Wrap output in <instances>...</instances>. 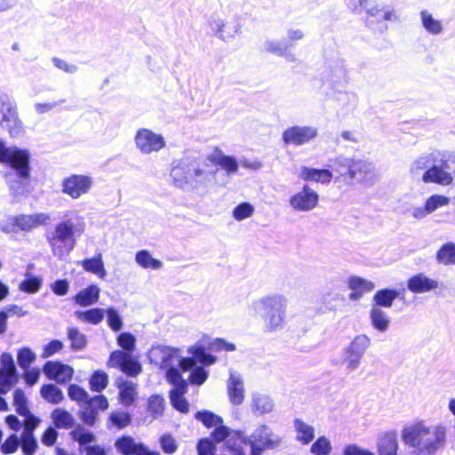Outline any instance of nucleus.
Returning <instances> with one entry per match:
<instances>
[{
  "instance_id": "f257e3e1",
  "label": "nucleus",
  "mask_w": 455,
  "mask_h": 455,
  "mask_svg": "<svg viewBox=\"0 0 455 455\" xmlns=\"http://www.w3.org/2000/svg\"><path fill=\"white\" fill-rule=\"evenodd\" d=\"M85 228L84 218L77 211H66L62 220L46 235L52 254L60 259L69 254L75 248L76 239L84 233Z\"/></svg>"
},
{
  "instance_id": "f03ea898",
  "label": "nucleus",
  "mask_w": 455,
  "mask_h": 455,
  "mask_svg": "<svg viewBox=\"0 0 455 455\" xmlns=\"http://www.w3.org/2000/svg\"><path fill=\"white\" fill-rule=\"evenodd\" d=\"M402 440L414 449L415 455H434L445 445L446 428L443 425L427 426L423 420L403 427Z\"/></svg>"
},
{
  "instance_id": "7ed1b4c3",
  "label": "nucleus",
  "mask_w": 455,
  "mask_h": 455,
  "mask_svg": "<svg viewBox=\"0 0 455 455\" xmlns=\"http://www.w3.org/2000/svg\"><path fill=\"white\" fill-rule=\"evenodd\" d=\"M30 153L16 146L8 147L0 140V163L9 164L12 171L5 174L10 190L16 196L28 193Z\"/></svg>"
},
{
  "instance_id": "20e7f679",
  "label": "nucleus",
  "mask_w": 455,
  "mask_h": 455,
  "mask_svg": "<svg viewBox=\"0 0 455 455\" xmlns=\"http://www.w3.org/2000/svg\"><path fill=\"white\" fill-rule=\"evenodd\" d=\"M68 395L72 401L83 406L79 413L80 419L85 425L91 427L96 423L99 411H106L109 406L108 400L104 395L90 397L87 391L76 384L69 385Z\"/></svg>"
},
{
  "instance_id": "39448f33",
  "label": "nucleus",
  "mask_w": 455,
  "mask_h": 455,
  "mask_svg": "<svg viewBox=\"0 0 455 455\" xmlns=\"http://www.w3.org/2000/svg\"><path fill=\"white\" fill-rule=\"evenodd\" d=\"M94 184L91 175L72 174L62 180L61 191L72 199H78L88 194Z\"/></svg>"
},
{
  "instance_id": "423d86ee",
  "label": "nucleus",
  "mask_w": 455,
  "mask_h": 455,
  "mask_svg": "<svg viewBox=\"0 0 455 455\" xmlns=\"http://www.w3.org/2000/svg\"><path fill=\"white\" fill-rule=\"evenodd\" d=\"M136 148L143 155L157 153L165 147L164 138L150 129H139L134 137Z\"/></svg>"
},
{
  "instance_id": "0eeeda50",
  "label": "nucleus",
  "mask_w": 455,
  "mask_h": 455,
  "mask_svg": "<svg viewBox=\"0 0 455 455\" xmlns=\"http://www.w3.org/2000/svg\"><path fill=\"white\" fill-rule=\"evenodd\" d=\"M318 204V193L308 185H303L289 199L290 207L297 212H311L317 207Z\"/></svg>"
},
{
  "instance_id": "6e6552de",
  "label": "nucleus",
  "mask_w": 455,
  "mask_h": 455,
  "mask_svg": "<svg viewBox=\"0 0 455 455\" xmlns=\"http://www.w3.org/2000/svg\"><path fill=\"white\" fill-rule=\"evenodd\" d=\"M318 129L312 125H293L283 131L282 140L285 145L300 147L314 140Z\"/></svg>"
},
{
  "instance_id": "1a4fd4ad",
  "label": "nucleus",
  "mask_w": 455,
  "mask_h": 455,
  "mask_svg": "<svg viewBox=\"0 0 455 455\" xmlns=\"http://www.w3.org/2000/svg\"><path fill=\"white\" fill-rule=\"evenodd\" d=\"M107 365L109 368H117L131 377H136L141 372L140 363L132 355L123 350L113 351Z\"/></svg>"
},
{
  "instance_id": "9d476101",
  "label": "nucleus",
  "mask_w": 455,
  "mask_h": 455,
  "mask_svg": "<svg viewBox=\"0 0 455 455\" xmlns=\"http://www.w3.org/2000/svg\"><path fill=\"white\" fill-rule=\"evenodd\" d=\"M190 172L193 176V181L201 184L210 182L219 171L212 163L207 159V156L202 158H196L189 156Z\"/></svg>"
},
{
  "instance_id": "9b49d317",
  "label": "nucleus",
  "mask_w": 455,
  "mask_h": 455,
  "mask_svg": "<svg viewBox=\"0 0 455 455\" xmlns=\"http://www.w3.org/2000/svg\"><path fill=\"white\" fill-rule=\"evenodd\" d=\"M212 34L223 42L233 40L241 31V26L234 20H226L221 17H212L209 20Z\"/></svg>"
},
{
  "instance_id": "f8f14e48",
  "label": "nucleus",
  "mask_w": 455,
  "mask_h": 455,
  "mask_svg": "<svg viewBox=\"0 0 455 455\" xmlns=\"http://www.w3.org/2000/svg\"><path fill=\"white\" fill-rule=\"evenodd\" d=\"M45 376L59 384H65L71 380L74 370L71 366L59 361H47L43 366Z\"/></svg>"
},
{
  "instance_id": "ddd939ff",
  "label": "nucleus",
  "mask_w": 455,
  "mask_h": 455,
  "mask_svg": "<svg viewBox=\"0 0 455 455\" xmlns=\"http://www.w3.org/2000/svg\"><path fill=\"white\" fill-rule=\"evenodd\" d=\"M288 299L283 294L271 293L253 302L256 311L283 312L287 308Z\"/></svg>"
},
{
  "instance_id": "4468645a",
  "label": "nucleus",
  "mask_w": 455,
  "mask_h": 455,
  "mask_svg": "<svg viewBox=\"0 0 455 455\" xmlns=\"http://www.w3.org/2000/svg\"><path fill=\"white\" fill-rule=\"evenodd\" d=\"M16 367L10 354L1 355L0 366V394H6L16 382Z\"/></svg>"
},
{
  "instance_id": "2eb2a0df",
  "label": "nucleus",
  "mask_w": 455,
  "mask_h": 455,
  "mask_svg": "<svg viewBox=\"0 0 455 455\" xmlns=\"http://www.w3.org/2000/svg\"><path fill=\"white\" fill-rule=\"evenodd\" d=\"M0 124L8 130L9 134L12 138L20 136L23 133L21 121L18 117L15 108L10 105H3L0 111Z\"/></svg>"
},
{
  "instance_id": "dca6fc26",
  "label": "nucleus",
  "mask_w": 455,
  "mask_h": 455,
  "mask_svg": "<svg viewBox=\"0 0 455 455\" xmlns=\"http://www.w3.org/2000/svg\"><path fill=\"white\" fill-rule=\"evenodd\" d=\"M441 154L437 151L423 154L416 157L410 165L411 176L417 180L423 181V176L434 164Z\"/></svg>"
},
{
  "instance_id": "f3484780",
  "label": "nucleus",
  "mask_w": 455,
  "mask_h": 455,
  "mask_svg": "<svg viewBox=\"0 0 455 455\" xmlns=\"http://www.w3.org/2000/svg\"><path fill=\"white\" fill-rule=\"evenodd\" d=\"M346 283L350 291L348 299L352 301L359 300L365 293L375 288V284L371 281L357 275L349 276Z\"/></svg>"
},
{
  "instance_id": "a211bd4d",
  "label": "nucleus",
  "mask_w": 455,
  "mask_h": 455,
  "mask_svg": "<svg viewBox=\"0 0 455 455\" xmlns=\"http://www.w3.org/2000/svg\"><path fill=\"white\" fill-rule=\"evenodd\" d=\"M207 159L216 167L220 166L224 170L228 176L236 173L239 168L238 162L234 156L225 155L218 148H215L212 153L207 155Z\"/></svg>"
},
{
  "instance_id": "6ab92c4d",
  "label": "nucleus",
  "mask_w": 455,
  "mask_h": 455,
  "mask_svg": "<svg viewBox=\"0 0 455 455\" xmlns=\"http://www.w3.org/2000/svg\"><path fill=\"white\" fill-rule=\"evenodd\" d=\"M171 178L176 187L183 188L185 185L193 182V176L190 172L189 156L180 160L171 171Z\"/></svg>"
},
{
  "instance_id": "aec40b11",
  "label": "nucleus",
  "mask_w": 455,
  "mask_h": 455,
  "mask_svg": "<svg viewBox=\"0 0 455 455\" xmlns=\"http://www.w3.org/2000/svg\"><path fill=\"white\" fill-rule=\"evenodd\" d=\"M51 220V216L45 212L35 214H20L17 216L18 230L29 232L38 228L45 226Z\"/></svg>"
},
{
  "instance_id": "412c9836",
  "label": "nucleus",
  "mask_w": 455,
  "mask_h": 455,
  "mask_svg": "<svg viewBox=\"0 0 455 455\" xmlns=\"http://www.w3.org/2000/svg\"><path fill=\"white\" fill-rule=\"evenodd\" d=\"M407 287L413 293H426L436 290L439 282L419 273L408 279Z\"/></svg>"
},
{
  "instance_id": "4be33fe9",
  "label": "nucleus",
  "mask_w": 455,
  "mask_h": 455,
  "mask_svg": "<svg viewBox=\"0 0 455 455\" xmlns=\"http://www.w3.org/2000/svg\"><path fill=\"white\" fill-rule=\"evenodd\" d=\"M116 386L119 390V403L124 407L132 406L137 398L136 385L132 381L118 379L116 380Z\"/></svg>"
},
{
  "instance_id": "5701e85b",
  "label": "nucleus",
  "mask_w": 455,
  "mask_h": 455,
  "mask_svg": "<svg viewBox=\"0 0 455 455\" xmlns=\"http://www.w3.org/2000/svg\"><path fill=\"white\" fill-rule=\"evenodd\" d=\"M299 177L305 181L329 184L332 179V172L327 169H315L307 166H301L299 170Z\"/></svg>"
},
{
  "instance_id": "b1692460",
  "label": "nucleus",
  "mask_w": 455,
  "mask_h": 455,
  "mask_svg": "<svg viewBox=\"0 0 455 455\" xmlns=\"http://www.w3.org/2000/svg\"><path fill=\"white\" fill-rule=\"evenodd\" d=\"M144 446L143 443H136L131 435H122L115 442L116 451L122 455H139Z\"/></svg>"
},
{
  "instance_id": "393cba45",
  "label": "nucleus",
  "mask_w": 455,
  "mask_h": 455,
  "mask_svg": "<svg viewBox=\"0 0 455 455\" xmlns=\"http://www.w3.org/2000/svg\"><path fill=\"white\" fill-rule=\"evenodd\" d=\"M398 443L394 432H386L378 439V455H397Z\"/></svg>"
},
{
  "instance_id": "a878e982",
  "label": "nucleus",
  "mask_w": 455,
  "mask_h": 455,
  "mask_svg": "<svg viewBox=\"0 0 455 455\" xmlns=\"http://www.w3.org/2000/svg\"><path fill=\"white\" fill-rule=\"evenodd\" d=\"M419 18L422 28L428 34L432 36H439L443 32L444 28L443 22L435 18L429 11H420Z\"/></svg>"
},
{
  "instance_id": "bb28decb",
  "label": "nucleus",
  "mask_w": 455,
  "mask_h": 455,
  "mask_svg": "<svg viewBox=\"0 0 455 455\" xmlns=\"http://www.w3.org/2000/svg\"><path fill=\"white\" fill-rule=\"evenodd\" d=\"M228 393L231 403L239 405L244 399V388L243 381L236 377L231 376L228 381Z\"/></svg>"
},
{
  "instance_id": "cd10ccee",
  "label": "nucleus",
  "mask_w": 455,
  "mask_h": 455,
  "mask_svg": "<svg viewBox=\"0 0 455 455\" xmlns=\"http://www.w3.org/2000/svg\"><path fill=\"white\" fill-rule=\"evenodd\" d=\"M435 260L443 266H455V242L443 243L435 253Z\"/></svg>"
},
{
  "instance_id": "c85d7f7f",
  "label": "nucleus",
  "mask_w": 455,
  "mask_h": 455,
  "mask_svg": "<svg viewBox=\"0 0 455 455\" xmlns=\"http://www.w3.org/2000/svg\"><path fill=\"white\" fill-rule=\"evenodd\" d=\"M134 259L137 265L144 269L159 270L164 266V263L160 259H155L148 250L137 251Z\"/></svg>"
},
{
  "instance_id": "c756f323",
  "label": "nucleus",
  "mask_w": 455,
  "mask_h": 455,
  "mask_svg": "<svg viewBox=\"0 0 455 455\" xmlns=\"http://www.w3.org/2000/svg\"><path fill=\"white\" fill-rule=\"evenodd\" d=\"M188 389H184V384L181 385L180 390L171 389L169 392V398L172 407L180 413H188L189 411V403L184 397Z\"/></svg>"
},
{
  "instance_id": "7c9ffc66",
  "label": "nucleus",
  "mask_w": 455,
  "mask_h": 455,
  "mask_svg": "<svg viewBox=\"0 0 455 455\" xmlns=\"http://www.w3.org/2000/svg\"><path fill=\"white\" fill-rule=\"evenodd\" d=\"M52 419L57 428L69 429L75 426L74 417L62 408H57L52 411Z\"/></svg>"
},
{
  "instance_id": "2f4dec72",
  "label": "nucleus",
  "mask_w": 455,
  "mask_h": 455,
  "mask_svg": "<svg viewBox=\"0 0 455 455\" xmlns=\"http://www.w3.org/2000/svg\"><path fill=\"white\" fill-rule=\"evenodd\" d=\"M294 427L297 433L296 438L302 444H308L314 440L315 430L312 426L307 425L300 419H296L294 420Z\"/></svg>"
},
{
  "instance_id": "473e14b6",
  "label": "nucleus",
  "mask_w": 455,
  "mask_h": 455,
  "mask_svg": "<svg viewBox=\"0 0 455 455\" xmlns=\"http://www.w3.org/2000/svg\"><path fill=\"white\" fill-rule=\"evenodd\" d=\"M400 295V291L392 289H382L373 296V302L376 306L390 307L394 300Z\"/></svg>"
},
{
  "instance_id": "72a5a7b5",
  "label": "nucleus",
  "mask_w": 455,
  "mask_h": 455,
  "mask_svg": "<svg viewBox=\"0 0 455 455\" xmlns=\"http://www.w3.org/2000/svg\"><path fill=\"white\" fill-rule=\"evenodd\" d=\"M81 264L86 271L96 275L101 279L107 275L100 253L92 259H84Z\"/></svg>"
},
{
  "instance_id": "f704fd0d",
  "label": "nucleus",
  "mask_w": 455,
  "mask_h": 455,
  "mask_svg": "<svg viewBox=\"0 0 455 455\" xmlns=\"http://www.w3.org/2000/svg\"><path fill=\"white\" fill-rule=\"evenodd\" d=\"M165 408L164 398L162 395H152L148 398L147 411L153 419H157L164 414Z\"/></svg>"
},
{
  "instance_id": "c9c22d12",
  "label": "nucleus",
  "mask_w": 455,
  "mask_h": 455,
  "mask_svg": "<svg viewBox=\"0 0 455 455\" xmlns=\"http://www.w3.org/2000/svg\"><path fill=\"white\" fill-rule=\"evenodd\" d=\"M40 393L45 401L52 404L60 403L64 399L61 389L54 384L43 385Z\"/></svg>"
},
{
  "instance_id": "e433bc0d",
  "label": "nucleus",
  "mask_w": 455,
  "mask_h": 455,
  "mask_svg": "<svg viewBox=\"0 0 455 455\" xmlns=\"http://www.w3.org/2000/svg\"><path fill=\"white\" fill-rule=\"evenodd\" d=\"M132 422L131 414L123 411H113L108 418V426L123 429Z\"/></svg>"
},
{
  "instance_id": "4c0bfd02",
  "label": "nucleus",
  "mask_w": 455,
  "mask_h": 455,
  "mask_svg": "<svg viewBox=\"0 0 455 455\" xmlns=\"http://www.w3.org/2000/svg\"><path fill=\"white\" fill-rule=\"evenodd\" d=\"M195 419L202 422V424L207 427L212 428L216 427L218 424L223 423V419L208 410L198 411L195 413Z\"/></svg>"
},
{
  "instance_id": "58836bf2",
  "label": "nucleus",
  "mask_w": 455,
  "mask_h": 455,
  "mask_svg": "<svg viewBox=\"0 0 455 455\" xmlns=\"http://www.w3.org/2000/svg\"><path fill=\"white\" fill-rule=\"evenodd\" d=\"M108 384V374L101 370L95 371L90 377L89 386L93 392L100 393Z\"/></svg>"
},
{
  "instance_id": "ea45409f",
  "label": "nucleus",
  "mask_w": 455,
  "mask_h": 455,
  "mask_svg": "<svg viewBox=\"0 0 455 455\" xmlns=\"http://www.w3.org/2000/svg\"><path fill=\"white\" fill-rule=\"evenodd\" d=\"M158 352L160 354V368L163 370H166L169 367H173L172 363L174 359L178 356L179 349L164 347L158 348Z\"/></svg>"
},
{
  "instance_id": "a19ab883",
  "label": "nucleus",
  "mask_w": 455,
  "mask_h": 455,
  "mask_svg": "<svg viewBox=\"0 0 455 455\" xmlns=\"http://www.w3.org/2000/svg\"><path fill=\"white\" fill-rule=\"evenodd\" d=\"M69 435L72 440L79 443L80 447L95 441V435L92 432L85 430L81 426H78L76 428L70 431Z\"/></svg>"
},
{
  "instance_id": "79ce46f5",
  "label": "nucleus",
  "mask_w": 455,
  "mask_h": 455,
  "mask_svg": "<svg viewBox=\"0 0 455 455\" xmlns=\"http://www.w3.org/2000/svg\"><path fill=\"white\" fill-rule=\"evenodd\" d=\"M450 201L451 199L445 196L438 194L430 196L425 202V206L428 215L442 207L447 206L450 204Z\"/></svg>"
},
{
  "instance_id": "37998d69",
  "label": "nucleus",
  "mask_w": 455,
  "mask_h": 455,
  "mask_svg": "<svg viewBox=\"0 0 455 455\" xmlns=\"http://www.w3.org/2000/svg\"><path fill=\"white\" fill-rule=\"evenodd\" d=\"M373 171V164L371 162L352 158L349 178L354 179L357 174H368Z\"/></svg>"
},
{
  "instance_id": "c03bdc74",
  "label": "nucleus",
  "mask_w": 455,
  "mask_h": 455,
  "mask_svg": "<svg viewBox=\"0 0 455 455\" xmlns=\"http://www.w3.org/2000/svg\"><path fill=\"white\" fill-rule=\"evenodd\" d=\"M255 212L254 206L247 202L241 203L236 205L232 211V217L237 220L242 221L251 218Z\"/></svg>"
},
{
  "instance_id": "a18cd8bd",
  "label": "nucleus",
  "mask_w": 455,
  "mask_h": 455,
  "mask_svg": "<svg viewBox=\"0 0 455 455\" xmlns=\"http://www.w3.org/2000/svg\"><path fill=\"white\" fill-rule=\"evenodd\" d=\"M43 284V278L40 276L28 275L19 284V289L26 293L37 292Z\"/></svg>"
},
{
  "instance_id": "49530a36",
  "label": "nucleus",
  "mask_w": 455,
  "mask_h": 455,
  "mask_svg": "<svg viewBox=\"0 0 455 455\" xmlns=\"http://www.w3.org/2000/svg\"><path fill=\"white\" fill-rule=\"evenodd\" d=\"M289 48V44L279 40H267L263 44V50L267 52L277 55H286V51Z\"/></svg>"
},
{
  "instance_id": "de8ad7c7",
  "label": "nucleus",
  "mask_w": 455,
  "mask_h": 455,
  "mask_svg": "<svg viewBox=\"0 0 455 455\" xmlns=\"http://www.w3.org/2000/svg\"><path fill=\"white\" fill-rule=\"evenodd\" d=\"M36 356V354L29 347H21L17 354V361L19 366L27 371L32 363L35 362Z\"/></svg>"
},
{
  "instance_id": "09e8293b",
  "label": "nucleus",
  "mask_w": 455,
  "mask_h": 455,
  "mask_svg": "<svg viewBox=\"0 0 455 455\" xmlns=\"http://www.w3.org/2000/svg\"><path fill=\"white\" fill-rule=\"evenodd\" d=\"M165 376L167 382L174 386L172 389L180 390L182 384H184V389H188V383L182 379L181 373L177 368L169 367L166 369Z\"/></svg>"
},
{
  "instance_id": "8fccbe9b",
  "label": "nucleus",
  "mask_w": 455,
  "mask_h": 455,
  "mask_svg": "<svg viewBox=\"0 0 455 455\" xmlns=\"http://www.w3.org/2000/svg\"><path fill=\"white\" fill-rule=\"evenodd\" d=\"M310 451L314 455H329L331 451V443L325 436H320L313 443Z\"/></svg>"
},
{
  "instance_id": "3c124183",
  "label": "nucleus",
  "mask_w": 455,
  "mask_h": 455,
  "mask_svg": "<svg viewBox=\"0 0 455 455\" xmlns=\"http://www.w3.org/2000/svg\"><path fill=\"white\" fill-rule=\"evenodd\" d=\"M370 345V339L365 335H358L356 336L350 345L347 347L349 351L355 352L360 355H363L365 350L368 348Z\"/></svg>"
},
{
  "instance_id": "603ef678",
  "label": "nucleus",
  "mask_w": 455,
  "mask_h": 455,
  "mask_svg": "<svg viewBox=\"0 0 455 455\" xmlns=\"http://www.w3.org/2000/svg\"><path fill=\"white\" fill-rule=\"evenodd\" d=\"M162 451L166 454H173L177 451L179 444L171 434H164L159 438Z\"/></svg>"
},
{
  "instance_id": "864d4df0",
  "label": "nucleus",
  "mask_w": 455,
  "mask_h": 455,
  "mask_svg": "<svg viewBox=\"0 0 455 455\" xmlns=\"http://www.w3.org/2000/svg\"><path fill=\"white\" fill-rule=\"evenodd\" d=\"M231 434V429L223 423L218 424L210 434V439L215 443H220L228 439Z\"/></svg>"
},
{
  "instance_id": "5fc2aeb1",
  "label": "nucleus",
  "mask_w": 455,
  "mask_h": 455,
  "mask_svg": "<svg viewBox=\"0 0 455 455\" xmlns=\"http://www.w3.org/2000/svg\"><path fill=\"white\" fill-rule=\"evenodd\" d=\"M13 401L16 411L21 416H27L29 413L27 399L21 389H16L13 393Z\"/></svg>"
},
{
  "instance_id": "6e6d98bb",
  "label": "nucleus",
  "mask_w": 455,
  "mask_h": 455,
  "mask_svg": "<svg viewBox=\"0 0 455 455\" xmlns=\"http://www.w3.org/2000/svg\"><path fill=\"white\" fill-rule=\"evenodd\" d=\"M188 351L193 354L194 359H197L205 365H212L216 362V357L207 354L202 346L190 348Z\"/></svg>"
},
{
  "instance_id": "4d7b16f0",
  "label": "nucleus",
  "mask_w": 455,
  "mask_h": 455,
  "mask_svg": "<svg viewBox=\"0 0 455 455\" xmlns=\"http://www.w3.org/2000/svg\"><path fill=\"white\" fill-rule=\"evenodd\" d=\"M215 443L208 437L200 439L197 442L196 450L198 455H213L216 447Z\"/></svg>"
},
{
  "instance_id": "13d9d810",
  "label": "nucleus",
  "mask_w": 455,
  "mask_h": 455,
  "mask_svg": "<svg viewBox=\"0 0 455 455\" xmlns=\"http://www.w3.org/2000/svg\"><path fill=\"white\" fill-rule=\"evenodd\" d=\"M352 158L339 156L334 160L333 167L341 176H349Z\"/></svg>"
},
{
  "instance_id": "bf43d9fd",
  "label": "nucleus",
  "mask_w": 455,
  "mask_h": 455,
  "mask_svg": "<svg viewBox=\"0 0 455 455\" xmlns=\"http://www.w3.org/2000/svg\"><path fill=\"white\" fill-rule=\"evenodd\" d=\"M208 348L215 352L221 350L231 352L235 351L236 347L234 343L226 341L224 339H215L208 344Z\"/></svg>"
},
{
  "instance_id": "052dcab7",
  "label": "nucleus",
  "mask_w": 455,
  "mask_h": 455,
  "mask_svg": "<svg viewBox=\"0 0 455 455\" xmlns=\"http://www.w3.org/2000/svg\"><path fill=\"white\" fill-rule=\"evenodd\" d=\"M19 438L16 435L12 434L1 445V451L4 454H11L17 451L19 446Z\"/></svg>"
},
{
  "instance_id": "680f3d73",
  "label": "nucleus",
  "mask_w": 455,
  "mask_h": 455,
  "mask_svg": "<svg viewBox=\"0 0 455 455\" xmlns=\"http://www.w3.org/2000/svg\"><path fill=\"white\" fill-rule=\"evenodd\" d=\"M68 338L71 340V347L76 349H80L85 346V338L80 333L76 328H70L68 330Z\"/></svg>"
},
{
  "instance_id": "e2e57ef3",
  "label": "nucleus",
  "mask_w": 455,
  "mask_h": 455,
  "mask_svg": "<svg viewBox=\"0 0 455 455\" xmlns=\"http://www.w3.org/2000/svg\"><path fill=\"white\" fill-rule=\"evenodd\" d=\"M0 230L5 234L18 231L17 216H8L0 221Z\"/></svg>"
},
{
  "instance_id": "0e129e2a",
  "label": "nucleus",
  "mask_w": 455,
  "mask_h": 455,
  "mask_svg": "<svg viewBox=\"0 0 455 455\" xmlns=\"http://www.w3.org/2000/svg\"><path fill=\"white\" fill-rule=\"evenodd\" d=\"M117 343L124 350L132 351L135 347V338L129 332H124L118 336Z\"/></svg>"
},
{
  "instance_id": "69168bd1",
  "label": "nucleus",
  "mask_w": 455,
  "mask_h": 455,
  "mask_svg": "<svg viewBox=\"0 0 455 455\" xmlns=\"http://www.w3.org/2000/svg\"><path fill=\"white\" fill-rule=\"evenodd\" d=\"M208 373L204 368L197 367L192 371L189 375L188 380L192 384L202 385L207 379Z\"/></svg>"
},
{
  "instance_id": "338daca9",
  "label": "nucleus",
  "mask_w": 455,
  "mask_h": 455,
  "mask_svg": "<svg viewBox=\"0 0 455 455\" xmlns=\"http://www.w3.org/2000/svg\"><path fill=\"white\" fill-rule=\"evenodd\" d=\"M69 289V282L67 279L57 280L51 284V290L57 296H64Z\"/></svg>"
},
{
  "instance_id": "774afa93",
  "label": "nucleus",
  "mask_w": 455,
  "mask_h": 455,
  "mask_svg": "<svg viewBox=\"0 0 455 455\" xmlns=\"http://www.w3.org/2000/svg\"><path fill=\"white\" fill-rule=\"evenodd\" d=\"M344 455H375L369 450L363 449L356 444H348L343 450Z\"/></svg>"
}]
</instances>
